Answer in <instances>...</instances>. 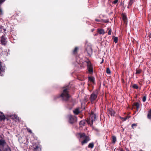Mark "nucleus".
I'll return each instance as SVG.
<instances>
[{
    "mask_svg": "<svg viewBox=\"0 0 151 151\" xmlns=\"http://www.w3.org/2000/svg\"><path fill=\"white\" fill-rule=\"evenodd\" d=\"M118 1H119L118 0H114L113 2L112 3H113V4H116L118 2Z\"/></svg>",
    "mask_w": 151,
    "mask_h": 151,
    "instance_id": "34",
    "label": "nucleus"
},
{
    "mask_svg": "<svg viewBox=\"0 0 151 151\" xmlns=\"http://www.w3.org/2000/svg\"><path fill=\"white\" fill-rule=\"evenodd\" d=\"M0 151H2L0 148Z\"/></svg>",
    "mask_w": 151,
    "mask_h": 151,
    "instance_id": "40",
    "label": "nucleus"
},
{
    "mask_svg": "<svg viewBox=\"0 0 151 151\" xmlns=\"http://www.w3.org/2000/svg\"><path fill=\"white\" fill-rule=\"evenodd\" d=\"M108 114L110 115L111 116H114V112L112 109H109L108 110Z\"/></svg>",
    "mask_w": 151,
    "mask_h": 151,
    "instance_id": "12",
    "label": "nucleus"
},
{
    "mask_svg": "<svg viewBox=\"0 0 151 151\" xmlns=\"http://www.w3.org/2000/svg\"><path fill=\"white\" fill-rule=\"evenodd\" d=\"M120 151H125L122 148H121L120 149Z\"/></svg>",
    "mask_w": 151,
    "mask_h": 151,
    "instance_id": "37",
    "label": "nucleus"
},
{
    "mask_svg": "<svg viewBox=\"0 0 151 151\" xmlns=\"http://www.w3.org/2000/svg\"><path fill=\"white\" fill-rule=\"evenodd\" d=\"M130 117H129L128 116H127L124 118H122V119H123V121H126L127 119H129V118Z\"/></svg>",
    "mask_w": 151,
    "mask_h": 151,
    "instance_id": "32",
    "label": "nucleus"
},
{
    "mask_svg": "<svg viewBox=\"0 0 151 151\" xmlns=\"http://www.w3.org/2000/svg\"><path fill=\"white\" fill-rule=\"evenodd\" d=\"M111 29H110L108 32V34L109 35H110L111 34Z\"/></svg>",
    "mask_w": 151,
    "mask_h": 151,
    "instance_id": "35",
    "label": "nucleus"
},
{
    "mask_svg": "<svg viewBox=\"0 0 151 151\" xmlns=\"http://www.w3.org/2000/svg\"><path fill=\"white\" fill-rule=\"evenodd\" d=\"M137 126V124H133L132 125V127L133 129H134V127Z\"/></svg>",
    "mask_w": 151,
    "mask_h": 151,
    "instance_id": "33",
    "label": "nucleus"
},
{
    "mask_svg": "<svg viewBox=\"0 0 151 151\" xmlns=\"http://www.w3.org/2000/svg\"><path fill=\"white\" fill-rule=\"evenodd\" d=\"M112 142L113 143H115L116 141V137L114 136H112Z\"/></svg>",
    "mask_w": 151,
    "mask_h": 151,
    "instance_id": "22",
    "label": "nucleus"
},
{
    "mask_svg": "<svg viewBox=\"0 0 151 151\" xmlns=\"http://www.w3.org/2000/svg\"><path fill=\"white\" fill-rule=\"evenodd\" d=\"M41 151V149H40V151Z\"/></svg>",
    "mask_w": 151,
    "mask_h": 151,
    "instance_id": "42",
    "label": "nucleus"
},
{
    "mask_svg": "<svg viewBox=\"0 0 151 151\" xmlns=\"http://www.w3.org/2000/svg\"><path fill=\"white\" fill-rule=\"evenodd\" d=\"M147 95H146V94H145V95L142 98V101L144 102H145L146 101V98H147Z\"/></svg>",
    "mask_w": 151,
    "mask_h": 151,
    "instance_id": "26",
    "label": "nucleus"
},
{
    "mask_svg": "<svg viewBox=\"0 0 151 151\" xmlns=\"http://www.w3.org/2000/svg\"><path fill=\"white\" fill-rule=\"evenodd\" d=\"M63 89V93L57 96L56 98L55 97L54 99L55 100L57 98L60 97L61 98L63 101L66 102L71 103V104L72 105V106H73L74 105V101L71 98V96L69 94V86H67L66 87H64Z\"/></svg>",
    "mask_w": 151,
    "mask_h": 151,
    "instance_id": "1",
    "label": "nucleus"
},
{
    "mask_svg": "<svg viewBox=\"0 0 151 151\" xmlns=\"http://www.w3.org/2000/svg\"><path fill=\"white\" fill-rule=\"evenodd\" d=\"M134 1V0H130L129 2V6H131Z\"/></svg>",
    "mask_w": 151,
    "mask_h": 151,
    "instance_id": "24",
    "label": "nucleus"
},
{
    "mask_svg": "<svg viewBox=\"0 0 151 151\" xmlns=\"http://www.w3.org/2000/svg\"><path fill=\"white\" fill-rule=\"evenodd\" d=\"M132 88H134L136 89H138V86L136 84H133L132 85Z\"/></svg>",
    "mask_w": 151,
    "mask_h": 151,
    "instance_id": "25",
    "label": "nucleus"
},
{
    "mask_svg": "<svg viewBox=\"0 0 151 151\" xmlns=\"http://www.w3.org/2000/svg\"><path fill=\"white\" fill-rule=\"evenodd\" d=\"M104 60L103 59H102V61L101 62V63H103V62H104Z\"/></svg>",
    "mask_w": 151,
    "mask_h": 151,
    "instance_id": "38",
    "label": "nucleus"
},
{
    "mask_svg": "<svg viewBox=\"0 0 151 151\" xmlns=\"http://www.w3.org/2000/svg\"><path fill=\"white\" fill-rule=\"evenodd\" d=\"M114 41L115 43H116L118 42V37H114Z\"/></svg>",
    "mask_w": 151,
    "mask_h": 151,
    "instance_id": "30",
    "label": "nucleus"
},
{
    "mask_svg": "<svg viewBox=\"0 0 151 151\" xmlns=\"http://www.w3.org/2000/svg\"><path fill=\"white\" fill-rule=\"evenodd\" d=\"M129 6V4H128V6L127 8H129V7H130V6Z\"/></svg>",
    "mask_w": 151,
    "mask_h": 151,
    "instance_id": "39",
    "label": "nucleus"
},
{
    "mask_svg": "<svg viewBox=\"0 0 151 151\" xmlns=\"http://www.w3.org/2000/svg\"><path fill=\"white\" fill-rule=\"evenodd\" d=\"M78 134L80 138L84 139V140L81 142V144L82 145L87 143L90 140V137L86 135L85 133H79Z\"/></svg>",
    "mask_w": 151,
    "mask_h": 151,
    "instance_id": "2",
    "label": "nucleus"
},
{
    "mask_svg": "<svg viewBox=\"0 0 151 151\" xmlns=\"http://www.w3.org/2000/svg\"><path fill=\"white\" fill-rule=\"evenodd\" d=\"M78 47H76L72 52V54L73 55H76L77 54L78 50Z\"/></svg>",
    "mask_w": 151,
    "mask_h": 151,
    "instance_id": "13",
    "label": "nucleus"
},
{
    "mask_svg": "<svg viewBox=\"0 0 151 151\" xmlns=\"http://www.w3.org/2000/svg\"><path fill=\"white\" fill-rule=\"evenodd\" d=\"M89 81L92 82L94 84L95 83V80L93 76H89L88 77Z\"/></svg>",
    "mask_w": 151,
    "mask_h": 151,
    "instance_id": "11",
    "label": "nucleus"
},
{
    "mask_svg": "<svg viewBox=\"0 0 151 151\" xmlns=\"http://www.w3.org/2000/svg\"><path fill=\"white\" fill-rule=\"evenodd\" d=\"M147 118L149 119H151V109L148 111Z\"/></svg>",
    "mask_w": 151,
    "mask_h": 151,
    "instance_id": "20",
    "label": "nucleus"
},
{
    "mask_svg": "<svg viewBox=\"0 0 151 151\" xmlns=\"http://www.w3.org/2000/svg\"><path fill=\"white\" fill-rule=\"evenodd\" d=\"M5 117L3 113L0 112V120H4L5 119Z\"/></svg>",
    "mask_w": 151,
    "mask_h": 151,
    "instance_id": "15",
    "label": "nucleus"
},
{
    "mask_svg": "<svg viewBox=\"0 0 151 151\" xmlns=\"http://www.w3.org/2000/svg\"><path fill=\"white\" fill-rule=\"evenodd\" d=\"M95 21L96 22H103V19L100 20L98 19H95Z\"/></svg>",
    "mask_w": 151,
    "mask_h": 151,
    "instance_id": "29",
    "label": "nucleus"
},
{
    "mask_svg": "<svg viewBox=\"0 0 151 151\" xmlns=\"http://www.w3.org/2000/svg\"><path fill=\"white\" fill-rule=\"evenodd\" d=\"M86 124V122L84 121H81L80 122L79 124L81 127L84 126Z\"/></svg>",
    "mask_w": 151,
    "mask_h": 151,
    "instance_id": "18",
    "label": "nucleus"
},
{
    "mask_svg": "<svg viewBox=\"0 0 151 151\" xmlns=\"http://www.w3.org/2000/svg\"><path fill=\"white\" fill-rule=\"evenodd\" d=\"M94 146V144L93 142L90 143L88 145V147L89 148H93Z\"/></svg>",
    "mask_w": 151,
    "mask_h": 151,
    "instance_id": "21",
    "label": "nucleus"
},
{
    "mask_svg": "<svg viewBox=\"0 0 151 151\" xmlns=\"http://www.w3.org/2000/svg\"><path fill=\"white\" fill-rule=\"evenodd\" d=\"M6 144V142L4 139H0V145L4 146Z\"/></svg>",
    "mask_w": 151,
    "mask_h": 151,
    "instance_id": "16",
    "label": "nucleus"
},
{
    "mask_svg": "<svg viewBox=\"0 0 151 151\" xmlns=\"http://www.w3.org/2000/svg\"><path fill=\"white\" fill-rule=\"evenodd\" d=\"M106 72L107 74H110L111 73V72L109 68H107Z\"/></svg>",
    "mask_w": 151,
    "mask_h": 151,
    "instance_id": "28",
    "label": "nucleus"
},
{
    "mask_svg": "<svg viewBox=\"0 0 151 151\" xmlns=\"http://www.w3.org/2000/svg\"><path fill=\"white\" fill-rule=\"evenodd\" d=\"M5 35L4 34L0 37V41L2 45H5L7 43V41L6 40Z\"/></svg>",
    "mask_w": 151,
    "mask_h": 151,
    "instance_id": "6",
    "label": "nucleus"
},
{
    "mask_svg": "<svg viewBox=\"0 0 151 151\" xmlns=\"http://www.w3.org/2000/svg\"><path fill=\"white\" fill-rule=\"evenodd\" d=\"M136 98H137V96H136Z\"/></svg>",
    "mask_w": 151,
    "mask_h": 151,
    "instance_id": "41",
    "label": "nucleus"
},
{
    "mask_svg": "<svg viewBox=\"0 0 151 151\" xmlns=\"http://www.w3.org/2000/svg\"><path fill=\"white\" fill-rule=\"evenodd\" d=\"M115 149L114 150V151H115Z\"/></svg>",
    "mask_w": 151,
    "mask_h": 151,
    "instance_id": "43",
    "label": "nucleus"
},
{
    "mask_svg": "<svg viewBox=\"0 0 151 151\" xmlns=\"http://www.w3.org/2000/svg\"><path fill=\"white\" fill-rule=\"evenodd\" d=\"M148 37H149V38H151V32L149 33Z\"/></svg>",
    "mask_w": 151,
    "mask_h": 151,
    "instance_id": "36",
    "label": "nucleus"
},
{
    "mask_svg": "<svg viewBox=\"0 0 151 151\" xmlns=\"http://www.w3.org/2000/svg\"><path fill=\"white\" fill-rule=\"evenodd\" d=\"M3 151H11L10 148L9 147L5 148Z\"/></svg>",
    "mask_w": 151,
    "mask_h": 151,
    "instance_id": "23",
    "label": "nucleus"
},
{
    "mask_svg": "<svg viewBox=\"0 0 151 151\" xmlns=\"http://www.w3.org/2000/svg\"><path fill=\"white\" fill-rule=\"evenodd\" d=\"M85 62L87 63V68L89 73L90 74L92 73L93 72V68L91 62L89 60Z\"/></svg>",
    "mask_w": 151,
    "mask_h": 151,
    "instance_id": "5",
    "label": "nucleus"
},
{
    "mask_svg": "<svg viewBox=\"0 0 151 151\" xmlns=\"http://www.w3.org/2000/svg\"><path fill=\"white\" fill-rule=\"evenodd\" d=\"M96 115L94 114L93 111H91V114H89V117L86 120L88 124L92 125L94 121H95L96 118Z\"/></svg>",
    "mask_w": 151,
    "mask_h": 151,
    "instance_id": "3",
    "label": "nucleus"
},
{
    "mask_svg": "<svg viewBox=\"0 0 151 151\" xmlns=\"http://www.w3.org/2000/svg\"><path fill=\"white\" fill-rule=\"evenodd\" d=\"M132 106L133 108H136L137 109V111L139 109L140 107V104L139 102H135L134 103Z\"/></svg>",
    "mask_w": 151,
    "mask_h": 151,
    "instance_id": "8",
    "label": "nucleus"
},
{
    "mask_svg": "<svg viewBox=\"0 0 151 151\" xmlns=\"http://www.w3.org/2000/svg\"><path fill=\"white\" fill-rule=\"evenodd\" d=\"M76 121V118L73 116L70 115L69 116V122L70 124H73Z\"/></svg>",
    "mask_w": 151,
    "mask_h": 151,
    "instance_id": "7",
    "label": "nucleus"
},
{
    "mask_svg": "<svg viewBox=\"0 0 151 151\" xmlns=\"http://www.w3.org/2000/svg\"><path fill=\"white\" fill-rule=\"evenodd\" d=\"M26 129L28 131V132H29V133H30L31 134H32V132L31 129H30L29 128H27Z\"/></svg>",
    "mask_w": 151,
    "mask_h": 151,
    "instance_id": "31",
    "label": "nucleus"
},
{
    "mask_svg": "<svg viewBox=\"0 0 151 151\" xmlns=\"http://www.w3.org/2000/svg\"><path fill=\"white\" fill-rule=\"evenodd\" d=\"M73 113L74 114L76 115H78L80 113L79 109L78 108H76L73 111Z\"/></svg>",
    "mask_w": 151,
    "mask_h": 151,
    "instance_id": "19",
    "label": "nucleus"
},
{
    "mask_svg": "<svg viewBox=\"0 0 151 151\" xmlns=\"http://www.w3.org/2000/svg\"><path fill=\"white\" fill-rule=\"evenodd\" d=\"M11 118L14 120L16 119V120L19 121V118L17 115L15 114L12 115L11 116Z\"/></svg>",
    "mask_w": 151,
    "mask_h": 151,
    "instance_id": "14",
    "label": "nucleus"
},
{
    "mask_svg": "<svg viewBox=\"0 0 151 151\" xmlns=\"http://www.w3.org/2000/svg\"><path fill=\"white\" fill-rule=\"evenodd\" d=\"M98 32L100 34H104L105 33L104 30L102 29H98Z\"/></svg>",
    "mask_w": 151,
    "mask_h": 151,
    "instance_id": "17",
    "label": "nucleus"
},
{
    "mask_svg": "<svg viewBox=\"0 0 151 151\" xmlns=\"http://www.w3.org/2000/svg\"><path fill=\"white\" fill-rule=\"evenodd\" d=\"M136 74H140V73H141V72H142V70H137V69H136Z\"/></svg>",
    "mask_w": 151,
    "mask_h": 151,
    "instance_id": "27",
    "label": "nucleus"
},
{
    "mask_svg": "<svg viewBox=\"0 0 151 151\" xmlns=\"http://www.w3.org/2000/svg\"><path fill=\"white\" fill-rule=\"evenodd\" d=\"M98 93V90L96 89L91 94L90 97V100L91 101H94L97 98Z\"/></svg>",
    "mask_w": 151,
    "mask_h": 151,
    "instance_id": "4",
    "label": "nucleus"
},
{
    "mask_svg": "<svg viewBox=\"0 0 151 151\" xmlns=\"http://www.w3.org/2000/svg\"><path fill=\"white\" fill-rule=\"evenodd\" d=\"M86 50L88 55H90L92 53V49L91 47L86 48Z\"/></svg>",
    "mask_w": 151,
    "mask_h": 151,
    "instance_id": "10",
    "label": "nucleus"
},
{
    "mask_svg": "<svg viewBox=\"0 0 151 151\" xmlns=\"http://www.w3.org/2000/svg\"><path fill=\"white\" fill-rule=\"evenodd\" d=\"M122 19L125 23H127V16L126 14L122 13Z\"/></svg>",
    "mask_w": 151,
    "mask_h": 151,
    "instance_id": "9",
    "label": "nucleus"
}]
</instances>
